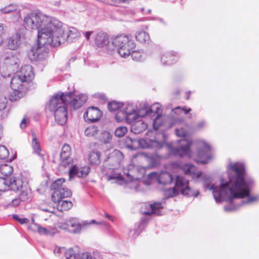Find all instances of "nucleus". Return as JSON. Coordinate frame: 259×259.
Returning <instances> with one entry per match:
<instances>
[{"label":"nucleus","mask_w":259,"mask_h":259,"mask_svg":"<svg viewBox=\"0 0 259 259\" xmlns=\"http://www.w3.org/2000/svg\"><path fill=\"white\" fill-rule=\"evenodd\" d=\"M173 165L175 167L182 169L186 175L191 176L195 181L201 182L205 189L211 190L217 203L227 200L232 201L234 199L246 198L245 200H240L237 206H225L224 209L226 211H233L240 206L252 204L259 200L258 195L250 194L254 181L246 174L243 163H230L228 166L229 180L226 181L221 178L219 186L211 184L212 177L208 175H202L196 167L191 164H185L181 166L179 163H175Z\"/></svg>","instance_id":"1"},{"label":"nucleus","mask_w":259,"mask_h":259,"mask_svg":"<svg viewBox=\"0 0 259 259\" xmlns=\"http://www.w3.org/2000/svg\"><path fill=\"white\" fill-rule=\"evenodd\" d=\"M25 26L31 29H37V37L40 44L46 42L59 44V41L54 42L51 36L56 33L59 35L62 32L60 27L61 22L57 19L47 15L40 11H34L27 14L23 19Z\"/></svg>","instance_id":"2"},{"label":"nucleus","mask_w":259,"mask_h":259,"mask_svg":"<svg viewBox=\"0 0 259 259\" xmlns=\"http://www.w3.org/2000/svg\"><path fill=\"white\" fill-rule=\"evenodd\" d=\"M176 124H178L176 129V135L184 138L178 140L176 143L171 142L167 145L169 153L175 156L180 157L187 156L189 157H192V152L190 150L192 141L185 138L187 135L186 129L187 125L183 119L177 120Z\"/></svg>","instance_id":"3"},{"label":"nucleus","mask_w":259,"mask_h":259,"mask_svg":"<svg viewBox=\"0 0 259 259\" xmlns=\"http://www.w3.org/2000/svg\"><path fill=\"white\" fill-rule=\"evenodd\" d=\"M154 135V133L151 131L149 132L148 135L150 138L145 137L139 140L129 138L126 141L127 147L131 150H135L139 147L142 149H160L165 144L166 136L164 133H160L156 136L151 137Z\"/></svg>","instance_id":"4"},{"label":"nucleus","mask_w":259,"mask_h":259,"mask_svg":"<svg viewBox=\"0 0 259 259\" xmlns=\"http://www.w3.org/2000/svg\"><path fill=\"white\" fill-rule=\"evenodd\" d=\"M63 95L59 92L54 95L47 106L48 109L54 113L56 121L60 125L64 124L67 121L68 111L64 101L70 98L69 96L63 97Z\"/></svg>","instance_id":"5"},{"label":"nucleus","mask_w":259,"mask_h":259,"mask_svg":"<svg viewBox=\"0 0 259 259\" xmlns=\"http://www.w3.org/2000/svg\"><path fill=\"white\" fill-rule=\"evenodd\" d=\"M111 44L119 55L124 58L129 57L136 47L132 36L125 34H119L112 37Z\"/></svg>","instance_id":"6"},{"label":"nucleus","mask_w":259,"mask_h":259,"mask_svg":"<svg viewBox=\"0 0 259 259\" xmlns=\"http://www.w3.org/2000/svg\"><path fill=\"white\" fill-rule=\"evenodd\" d=\"M61 34L58 35V34L54 33L52 36V39L53 42L56 40L59 41V44L55 45L54 43H50L46 42L45 44H40L39 42V39L37 37V44H35L31 48L30 51L29 52L28 55L29 58L31 60H41L46 59L48 57V52L46 49V46L50 45L53 47H58L60 45V42L63 41L64 39L61 35Z\"/></svg>","instance_id":"7"},{"label":"nucleus","mask_w":259,"mask_h":259,"mask_svg":"<svg viewBox=\"0 0 259 259\" xmlns=\"http://www.w3.org/2000/svg\"><path fill=\"white\" fill-rule=\"evenodd\" d=\"M189 181L183 176H177L174 187L165 190L164 195L167 198L175 197L179 193L183 195L188 196L191 192V189L189 186Z\"/></svg>","instance_id":"8"},{"label":"nucleus","mask_w":259,"mask_h":259,"mask_svg":"<svg viewBox=\"0 0 259 259\" xmlns=\"http://www.w3.org/2000/svg\"><path fill=\"white\" fill-rule=\"evenodd\" d=\"M137 107L132 103H125L123 107L116 114L115 118L117 122L125 121L131 123L137 120Z\"/></svg>","instance_id":"9"},{"label":"nucleus","mask_w":259,"mask_h":259,"mask_svg":"<svg viewBox=\"0 0 259 259\" xmlns=\"http://www.w3.org/2000/svg\"><path fill=\"white\" fill-rule=\"evenodd\" d=\"M196 146L197 150L194 160L197 163L202 164L208 163L213 158L210 145L203 140H199L196 142Z\"/></svg>","instance_id":"10"},{"label":"nucleus","mask_w":259,"mask_h":259,"mask_svg":"<svg viewBox=\"0 0 259 259\" xmlns=\"http://www.w3.org/2000/svg\"><path fill=\"white\" fill-rule=\"evenodd\" d=\"M123 158L122 153L119 150H114L111 154L110 157L108 159L110 162L114 161L116 159L115 168H113L111 174L107 175L108 181L112 180L114 183L119 185L123 184L125 181L122 176L117 171V166L119 164L120 160Z\"/></svg>","instance_id":"11"},{"label":"nucleus","mask_w":259,"mask_h":259,"mask_svg":"<svg viewBox=\"0 0 259 259\" xmlns=\"http://www.w3.org/2000/svg\"><path fill=\"white\" fill-rule=\"evenodd\" d=\"M69 227H70L69 232L73 233H78L80 232L86 226L95 224L96 225H103L109 231H110V226L104 221L97 222L94 220L88 221H80L78 219L71 218L68 220Z\"/></svg>","instance_id":"12"},{"label":"nucleus","mask_w":259,"mask_h":259,"mask_svg":"<svg viewBox=\"0 0 259 259\" xmlns=\"http://www.w3.org/2000/svg\"><path fill=\"white\" fill-rule=\"evenodd\" d=\"M25 83L26 82L23 80L17 73L12 77L11 80V87L13 91L10 94V100L15 101L21 97Z\"/></svg>","instance_id":"13"},{"label":"nucleus","mask_w":259,"mask_h":259,"mask_svg":"<svg viewBox=\"0 0 259 259\" xmlns=\"http://www.w3.org/2000/svg\"><path fill=\"white\" fill-rule=\"evenodd\" d=\"M59 93L63 94V97L66 96V95L69 96L70 98L67 99L64 101L67 105H69L71 110H75L81 107L88 99V97L85 94L75 95L74 92Z\"/></svg>","instance_id":"14"},{"label":"nucleus","mask_w":259,"mask_h":259,"mask_svg":"<svg viewBox=\"0 0 259 259\" xmlns=\"http://www.w3.org/2000/svg\"><path fill=\"white\" fill-rule=\"evenodd\" d=\"M69 168V180L76 177L78 178L85 177L90 172V167L89 166H81L74 163V161L70 162L67 167Z\"/></svg>","instance_id":"15"},{"label":"nucleus","mask_w":259,"mask_h":259,"mask_svg":"<svg viewBox=\"0 0 259 259\" xmlns=\"http://www.w3.org/2000/svg\"><path fill=\"white\" fill-rule=\"evenodd\" d=\"M66 259H103L102 254L97 251H94L92 254L85 252L76 256L75 252L72 249H65L64 252Z\"/></svg>","instance_id":"16"},{"label":"nucleus","mask_w":259,"mask_h":259,"mask_svg":"<svg viewBox=\"0 0 259 259\" xmlns=\"http://www.w3.org/2000/svg\"><path fill=\"white\" fill-rule=\"evenodd\" d=\"M94 39L98 48L103 49L108 54L112 53L113 49L109 47V41L107 34L102 32H96Z\"/></svg>","instance_id":"17"},{"label":"nucleus","mask_w":259,"mask_h":259,"mask_svg":"<svg viewBox=\"0 0 259 259\" xmlns=\"http://www.w3.org/2000/svg\"><path fill=\"white\" fill-rule=\"evenodd\" d=\"M20 182L21 184L16 185L18 190L16 191H20L19 197L22 201L29 202L32 198L31 190L26 180L20 177Z\"/></svg>","instance_id":"18"},{"label":"nucleus","mask_w":259,"mask_h":259,"mask_svg":"<svg viewBox=\"0 0 259 259\" xmlns=\"http://www.w3.org/2000/svg\"><path fill=\"white\" fill-rule=\"evenodd\" d=\"M20 177L11 178H0V191L4 192L9 190L16 191L18 190L17 185H20Z\"/></svg>","instance_id":"19"},{"label":"nucleus","mask_w":259,"mask_h":259,"mask_svg":"<svg viewBox=\"0 0 259 259\" xmlns=\"http://www.w3.org/2000/svg\"><path fill=\"white\" fill-rule=\"evenodd\" d=\"M2 59L10 71H14L18 69L19 60L15 53L8 51L2 56Z\"/></svg>","instance_id":"20"},{"label":"nucleus","mask_w":259,"mask_h":259,"mask_svg":"<svg viewBox=\"0 0 259 259\" xmlns=\"http://www.w3.org/2000/svg\"><path fill=\"white\" fill-rule=\"evenodd\" d=\"M148 178L150 180H156L159 184L163 185L169 184L173 180L172 176L165 171L151 172L148 175Z\"/></svg>","instance_id":"21"},{"label":"nucleus","mask_w":259,"mask_h":259,"mask_svg":"<svg viewBox=\"0 0 259 259\" xmlns=\"http://www.w3.org/2000/svg\"><path fill=\"white\" fill-rule=\"evenodd\" d=\"M28 230L33 232L38 233L40 235L54 236L57 232L56 227L49 226L47 228L43 227L37 223H33L28 227Z\"/></svg>","instance_id":"22"},{"label":"nucleus","mask_w":259,"mask_h":259,"mask_svg":"<svg viewBox=\"0 0 259 259\" xmlns=\"http://www.w3.org/2000/svg\"><path fill=\"white\" fill-rule=\"evenodd\" d=\"M102 112L97 107L94 106L88 108L83 114L86 122L91 123L98 121L101 118Z\"/></svg>","instance_id":"23"},{"label":"nucleus","mask_w":259,"mask_h":259,"mask_svg":"<svg viewBox=\"0 0 259 259\" xmlns=\"http://www.w3.org/2000/svg\"><path fill=\"white\" fill-rule=\"evenodd\" d=\"M71 148L68 144H65L62 148V151L60 154V157L61 162L59 165V168L61 169L62 168H66L67 165L69 164L70 162L73 161L72 158H70Z\"/></svg>","instance_id":"24"},{"label":"nucleus","mask_w":259,"mask_h":259,"mask_svg":"<svg viewBox=\"0 0 259 259\" xmlns=\"http://www.w3.org/2000/svg\"><path fill=\"white\" fill-rule=\"evenodd\" d=\"M62 32L61 33V36L64 38V40L60 42V45L62 43H64L66 41L71 42H73L76 38L79 37L80 33L79 31L74 27H70L68 28L67 34H64V29L62 28V23L60 27Z\"/></svg>","instance_id":"25"},{"label":"nucleus","mask_w":259,"mask_h":259,"mask_svg":"<svg viewBox=\"0 0 259 259\" xmlns=\"http://www.w3.org/2000/svg\"><path fill=\"white\" fill-rule=\"evenodd\" d=\"M18 74L26 82L31 81L34 77L32 67L30 65H25L21 67Z\"/></svg>","instance_id":"26"},{"label":"nucleus","mask_w":259,"mask_h":259,"mask_svg":"<svg viewBox=\"0 0 259 259\" xmlns=\"http://www.w3.org/2000/svg\"><path fill=\"white\" fill-rule=\"evenodd\" d=\"M138 156L147 158L148 163L152 167H156L159 165L162 159V156L157 154L149 156L147 153L144 152L138 153V154L134 155L133 157L136 158Z\"/></svg>","instance_id":"27"},{"label":"nucleus","mask_w":259,"mask_h":259,"mask_svg":"<svg viewBox=\"0 0 259 259\" xmlns=\"http://www.w3.org/2000/svg\"><path fill=\"white\" fill-rule=\"evenodd\" d=\"M179 59L178 54L174 52H165L161 55L160 60L163 65H171L176 62Z\"/></svg>","instance_id":"28"},{"label":"nucleus","mask_w":259,"mask_h":259,"mask_svg":"<svg viewBox=\"0 0 259 259\" xmlns=\"http://www.w3.org/2000/svg\"><path fill=\"white\" fill-rule=\"evenodd\" d=\"M72 195L71 191L66 186L61 189L55 191L52 196V200L63 199L65 198L70 197Z\"/></svg>","instance_id":"29"},{"label":"nucleus","mask_w":259,"mask_h":259,"mask_svg":"<svg viewBox=\"0 0 259 259\" xmlns=\"http://www.w3.org/2000/svg\"><path fill=\"white\" fill-rule=\"evenodd\" d=\"M21 44V35L19 32H16L10 36L8 40V46L11 50L17 49Z\"/></svg>","instance_id":"30"},{"label":"nucleus","mask_w":259,"mask_h":259,"mask_svg":"<svg viewBox=\"0 0 259 259\" xmlns=\"http://www.w3.org/2000/svg\"><path fill=\"white\" fill-rule=\"evenodd\" d=\"M147 127V124L143 120L135 121L132 125L131 131L135 134H139L143 132Z\"/></svg>","instance_id":"31"},{"label":"nucleus","mask_w":259,"mask_h":259,"mask_svg":"<svg viewBox=\"0 0 259 259\" xmlns=\"http://www.w3.org/2000/svg\"><path fill=\"white\" fill-rule=\"evenodd\" d=\"M148 208L150 210L145 211L143 212L145 214H155L158 215H161L162 214V206L161 203H154L152 204L148 205Z\"/></svg>","instance_id":"32"},{"label":"nucleus","mask_w":259,"mask_h":259,"mask_svg":"<svg viewBox=\"0 0 259 259\" xmlns=\"http://www.w3.org/2000/svg\"><path fill=\"white\" fill-rule=\"evenodd\" d=\"M0 12L2 14H8L14 12L16 14V17L19 19L20 17V10L16 4H10L0 9Z\"/></svg>","instance_id":"33"},{"label":"nucleus","mask_w":259,"mask_h":259,"mask_svg":"<svg viewBox=\"0 0 259 259\" xmlns=\"http://www.w3.org/2000/svg\"><path fill=\"white\" fill-rule=\"evenodd\" d=\"M57 204V208L60 211L68 210L72 207V203L70 201L63 199L52 200Z\"/></svg>","instance_id":"34"},{"label":"nucleus","mask_w":259,"mask_h":259,"mask_svg":"<svg viewBox=\"0 0 259 259\" xmlns=\"http://www.w3.org/2000/svg\"><path fill=\"white\" fill-rule=\"evenodd\" d=\"M137 120L139 118H143L145 116H151L150 106L147 104H143L140 106V108L137 109Z\"/></svg>","instance_id":"35"},{"label":"nucleus","mask_w":259,"mask_h":259,"mask_svg":"<svg viewBox=\"0 0 259 259\" xmlns=\"http://www.w3.org/2000/svg\"><path fill=\"white\" fill-rule=\"evenodd\" d=\"M32 147L34 153L37 155H41V148L40 143L36 137V135L34 133H32Z\"/></svg>","instance_id":"36"},{"label":"nucleus","mask_w":259,"mask_h":259,"mask_svg":"<svg viewBox=\"0 0 259 259\" xmlns=\"http://www.w3.org/2000/svg\"><path fill=\"white\" fill-rule=\"evenodd\" d=\"M135 37L141 43L148 42L150 40L149 34L145 31L140 30L136 32Z\"/></svg>","instance_id":"37"},{"label":"nucleus","mask_w":259,"mask_h":259,"mask_svg":"<svg viewBox=\"0 0 259 259\" xmlns=\"http://www.w3.org/2000/svg\"><path fill=\"white\" fill-rule=\"evenodd\" d=\"M88 159L92 164H99L101 162L100 153L98 152H92L89 154Z\"/></svg>","instance_id":"38"},{"label":"nucleus","mask_w":259,"mask_h":259,"mask_svg":"<svg viewBox=\"0 0 259 259\" xmlns=\"http://www.w3.org/2000/svg\"><path fill=\"white\" fill-rule=\"evenodd\" d=\"M124 104L117 102L112 101L108 103V109L110 111H119L122 107Z\"/></svg>","instance_id":"39"},{"label":"nucleus","mask_w":259,"mask_h":259,"mask_svg":"<svg viewBox=\"0 0 259 259\" xmlns=\"http://www.w3.org/2000/svg\"><path fill=\"white\" fill-rule=\"evenodd\" d=\"M13 171V168L9 164H3L0 165V172L4 176L10 175Z\"/></svg>","instance_id":"40"},{"label":"nucleus","mask_w":259,"mask_h":259,"mask_svg":"<svg viewBox=\"0 0 259 259\" xmlns=\"http://www.w3.org/2000/svg\"><path fill=\"white\" fill-rule=\"evenodd\" d=\"M131 55L133 60L136 61H142L145 56V54L143 52L141 51H135V50H133Z\"/></svg>","instance_id":"41"},{"label":"nucleus","mask_w":259,"mask_h":259,"mask_svg":"<svg viewBox=\"0 0 259 259\" xmlns=\"http://www.w3.org/2000/svg\"><path fill=\"white\" fill-rule=\"evenodd\" d=\"M99 130L97 126H91L85 129L84 134L87 136L93 137L96 136Z\"/></svg>","instance_id":"42"},{"label":"nucleus","mask_w":259,"mask_h":259,"mask_svg":"<svg viewBox=\"0 0 259 259\" xmlns=\"http://www.w3.org/2000/svg\"><path fill=\"white\" fill-rule=\"evenodd\" d=\"M151 109V116H155V115H160L161 109V105L158 103H155L153 104L151 107H150Z\"/></svg>","instance_id":"43"},{"label":"nucleus","mask_w":259,"mask_h":259,"mask_svg":"<svg viewBox=\"0 0 259 259\" xmlns=\"http://www.w3.org/2000/svg\"><path fill=\"white\" fill-rule=\"evenodd\" d=\"M65 182V179L63 178L58 179L55 181L51 185L52 188L55 191L61 189L62 187H65V186L63 185Z\"/></svg>","instance_id":"44"},{"label":"nucleus","mask_w":259,"mask_h":259,"mask_svg":"<svg viewBox=\"0 0 259 259\" xmlns=\"http://www.w3.org/2000/svg\"><path fill=\"white\" fill-rule=\"evenodd\" d=\"M127 128L125 126H119L115 131V135L118 137H122L127 133Z\"/></svg>","instance_id":"45"},{"label":"nucleus","mask_w":259,"mask_h":259,"mask_svg":"<svg viewBox=\"0 0 259 259\" xmlns=\"http://www.w3.org/2000/svg\"><path fill=\"white\" fill-rule=\"evenodd\" d=\"M155 117L153 119V126L155 130H157L162 124V116L161 115H155Z\"/></svg>","instance_id":"46"},{"label":"nucleus","mask_w":259,"mask_h":259,"mask_svg":"<svg viewBox=\"0 0 259 259\" xmlns=\"http://www.w3.org/2000/svg\"><path fill=\"white\" fill-rule=\"evenodd\" d=\"M9 153L7 148L3 146H0V159H4L7 158L9 156Z\"/></svg>","instance_id":"47"},{"label":"nucleus","mask_w":259,"mask_h":259,"mask_svg":"<svg viewBox=\"0 0 259 259\" xmlns=\"http://www.w3.org/2000/svg\"><path fill=\"white\" fill-rule=\"evenodd\" d=\"M191 111V108H188V109H186L185 107H183V108L180 107H177L172 110V112L175 114H179V113H182L183 111H184L185 112V113L186 114Z\"/></svg>","instance_id":"48"},{"label":"nucleus","mask_w":259,"mask_h":259,"mask_svg":"<svg viewBox=\"0 0 259 259\" xmlns=\"http://www.w3.org/2000/svg\"><path fill=\"white\" fill-rule=\"evenodd\" d=\"M7 104V98L3 95H0V111L3 110L6 108Z\"/></svg>","instance_id":"49"},{"label":"nucleus","mask_w":259,"mask_h":259,"mask_svg":"<svg viewBox=\"0 0 259 259\" xmlns=\"http://www.w3.org/2000/svg\"><path fill=\"white\" fill-rule=\"evenodd\" d=\"M13 218L18 222L20 224H27L29 222V220L25 218H20L18 215L14 214L13 215Z\"/></svg>","instance_id":"50"},{"label":"nucleus","mask_w":259,"mask_h":259,"mask_svg":"<svg viewBox=\"0 0 259 259\" xmlns=\"http://www.w3.org/2000/svg\"><path fill=\"white\" fill-rule=\"evenodd\" d=\"M57 227L62 230H66L69 232L70 227H69V223L68 222V220L66 221V222H60L57 224Z\"/></svg>","instance_id":"51"},{"label":"nucleus","mask_w":259,"mask_h":259,"mask_svg":"<svg viewBox=\"0 0 259 259\" xmlns=\"http://www.w3.org/2000/svg\"><path fill=\"white\" fill-rule=\"evenodd\" d=\"M21 199L20 198H15L12 199L7 205L8 207H16L18 206L20 203Z\"/></svg>","instance_id":"52"},{"label":"nucleus","mask_w":259,"mask_h":259,"mask_svg":"<svg viewBox=\"0 0 259 259\" xmlns=\"http://www.w3.org/2000/svg\"><path fill=\"white\" fill-rule=\"evenodd\" d=\"M127 177L128 178L129 180H130L131 181V184L132 185H135V188L136 189H137V190H139L140 189L139 188V186H140L141 185L142 183L138 182V184H137V183H138L137 181H133V177L131 176V175L130 174H128V173L127 174Z\"/></svg>","instance_id":"53"},{"label":"nucleus","mask_w":259,"mask_h":259,"mask_svg":"<svg viewBox=\"0 0 259 259\" xmlns=\"http://www.w3.org/2000/svg\"><path fill=\"white\" fill-rule=\"evenodd\" d=\"M95 31H87L83 33L87 40H89L91 37L94 38Z\"/></svg>","instance_id":"54"},{"label":"nucleus","mask_w":259,"mask_h":259,"mask_svg":"<svg viewBox=\"0 0 259 259\" xmlns=\"http://www.w3.org/2000/svg\"><path fill=\"white\" fill-rule=\"evenodd\" d=\"M206 124V122L204 120H201L196 124L195 127L197 129H202L204 128Z\"/></svg>","instance_id":"55"},{"label":"nucleus","mask_w":259,"mask_h":259,"mask_svg":"<svg viewBox=\"0 0 259 259\" xmlns=\"http://www.w3.org/2000/svg\"><path fill=\"white\" fill-rule=\"evenodd\" d=\"M28 119L26 118H24L20 123V126L21 128H24L26 126V123L28 121Z\"/></svg>","instance_id":"56"},{"label":"nucleus","mask_w":259,"mask_h":259,"mask_svg":"<svg viewBox=\"0 0 259 259\" xmlns=\"http://www.w3.org/2000/svg\"><path fill=\"white\" fill-rule=\"evenodd\" d=\"M64 251H65V248H64L56 247L54 249V253L56 254H57L58 253L59 254V253H62V252L64 253Z\"/></svg>","instance_id":"57"},{"label":"nucleus","mask_w":259,"mask_h":259,"mask_svg":"<svg viewBox=\"0 0 259 259\" xmlns=\"http://www.w3.org/2000/svg\"><path fill=\"white\" fill-rule=\"evenodd\" d=\"M44 211L49 212H53L54 210V208L52 207L49 208H41Z\"/></svg>","instance_id":"58"},{"label":"nucleus","mask_w":259,"mask_h":259,"mask_svg":"<svg viewBox=\"0 0 259 259\" xmlns=\"http://www.w3.org/2000/svg\"><path fill=\"white\" fill-rule=\"evenodd\" d=\"M104 134L105 135H106L107 137V140L106 141V140H104V142H107L110 139H111V135H110L108 133H107V132H105L104 133Z\"/></svg>","instance_id":"59"},{"label":"nucleus","mask_w":259,"mask_h":259,"mask_svg":"<svg viewBox=\"0 0 259 259\" xmlns=\"http://www.w3.org/2000/svg\"><path fill=\"white\" fill-rule=\"evenodd\" d=\"M104 215H105V217L106 218H107V219H108L109 220H111L112 222H113V221H114L113 218V217H112V216H111V215H109V214H107V213H105V214H104Z\"/></svg>","instance_id":"60"},{"label":"nucleus","mask_w":259,"mask_h":259,"mask_svg":"<svg viewBox=\"0 0 259 259\" xmlns=\"http://www.w3.org/2000/svg\"><path fill=\"white\" fill-rule=\"evenodd\" d=\"M3 25L0 23V37H2V35L3 33Z\"/></svg>","instance_id":"61"},{"label":"nucleus","mask_w":259,"mask_h":259,"mask_svg":"<svg viewBox=\"0 0 259 259\" xmlns=\"http://www.w3.org/2000/svg\"><path fill=\"white\" fill-rule=\"evenodd\" d=\"M156 20H158L160 22L165 24L164 20L161 18H157Z\"/></svg>","instance_id":"62"},{"label":"nucleus","mask_w":259,"mask_h":259,"mask_svg":"<svg viewBox=\"0 0 259 259\" xmlns=\"http://www.w3.org/2000/svg\"><path fill=\"white\" fill-rule=\"evenodd\" d=\"M3 38H2V37H0V46L3 43Z\"/></svg>","instance_id":"63"},{"label":"nucleus","mask_w":259,"mask_h":259,"mask_svg":"<svg viewBox=\"0 0 259 259\" xmlns=\"http://www.w3.org/2000/svg\"><path fill=\"white\" fill-rule=\"evenodd\" d=\"M31 221H32V223H31V224H32L33 223H35L34 222V219L33 218H32V219H31Z\"/></svg>","instance_id":"64"}]
</instances>
